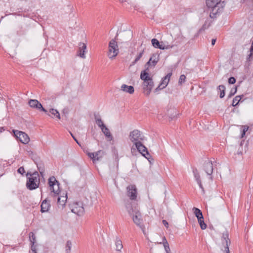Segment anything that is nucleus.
I'll list each match as a JSON object with an SVG mask.
<instances>
[{
  "label": "nucleus",
  "mask_w": 253,
  "mask_h": 253,
  "mask_svg": "<svg viewBox=\"0 0 253 253\" xmlns=\"http://www.w3.org/2000/svg\"><path fill=\"white\" fill-rule=\"evenodd\" d=\"M143 86V92L146 96H149L151 92V90L154 86L153 81L150 82H147L146 83L143 82L142 84Z\"/></svg>",
  "instance_id": "obj_14"
},
{
  "label": "nucleus",
  "mask_w": 253,
  "mask_h": 253,
  "mask_svg": "<svg viewBox=\"0 0 253 253\" xmlns=\"http://www.w3.org/2000/svg\"><path fill=\"white\" fill-rule=\"evenodd\" d=\"M115 246L116 250L118 252H121L123 247L122 242L118 237H116V238Z\"/></svg>",
  "instance_id": "obj_24"
},
{
  "label": "nucleus",
  "mask_w": 253,
  "mask_h": 253,
  "mask_svg": "<svg viewBox=\"0 0 253 253\" xmlns=\"http://www.w3.org/2000/svg\"><path fill=\"white\" fill-rule=\"evenodd\" d=\"M135 147L138 151L145 158H146L149 162L151 158V155L148 151L147 148L142 144L141 141L138 142L134 144Z\"/></svg>",
  "instance_id": "obj_9"
},
{
  "label": "nucleus",
  "mask_w": 253,
  "mask_h": 253,
  "mask_svg": "<svg viewBox=\"0 0 253 253\" xmlns=\"http://www.w3.org/2000/svg\"><path fill=\"white\" fill-rule=\"evenodd\" d=\"M28 104L32 108L47 113V111L43 107L42 104L37 99H30L28 101Z\"/></svg>",
  "instance_id": "obj_10"
},
{
  "label": "nucleus",
  "mask_w": 253,
  "mask_h": 253,
  "mask_svg": "<svg viewBox=\"0 0 253 253\" xmlns=\"http://www.w3.org/2000/svg\"><path fill=\"white\" fill-rule=\"evenodd\" d=\"M236 79L234 77H231L228 79V82L229 84H234L236 83Z\"/></svg>",
  "instance_id": "obj_41"
},
{
  "label": "nucleus",
  "mask_w": 253,
  "mask_h": 253,
  "mask_svg": "<svg viewBox=\"0 0 253 253\" xmlns=\"http://www.w3.org/2000/svg\"><path fill=\"white\" fill-rule=\"evenodd\" d=\"M5 129L3 127H0V132H2L3 131H4Z\"/></svg>",
  "instance_id": "obj_58"
},
{
  "label": "nucleus",
  "mask_w": 253,
  "mask_h": 253,
  "mask_svg": "<svg viewBox=\"0 0 253 253\" xmlns=\"http://www.w3.org/2000/svg\"><path fill=\"white\" fill-rule=\"evenodd\" d=\"M148 72L149 68L147 67L145 70L142 71L140 73V79L143 81V82L153 81V79L150 77Z\"/></svg>",
  "instance_id": "obj_16"
},
{
  "label": "nucleus",
  "mask_w": 253,
  "mask_h": 253,
  "mask_svg": "<svg viewBox=\"0 0 253 253\" xmlns=\"http://www.w3.org/2000/svg\"><path fill=\"white\" fill-rule=\"evenodd\" d=\"M54 189H57V185H56L54 186Z\"/></svg>",
  "instance_id": "obj_60"
},
{
  "label": "nucleus",
  "mask_w": 253,
  "mask_h": 253,
  "mask_svg": "<svg viewBox=\"0 0 253 253\" xmlns=\"http://www.w3.org/2000/svg\"><path fill=\"white\" fill-rule=\"evenodd\" d=\"M244 96V95H238V96H236L233 100V102H232V105L233 106V107H236L237 106L239 102L241 101V99H242V98Z\"/></svg>",
  "instance_id": "obj_28"
},
{
  "label": "nucleus",
  "mask_w": 253,
  "mask_h": 253,
  "mask_svg": "<svg viewBox=\"0 0 253 253\" xmlns=\"http://www.w3.org/2000/svg\"><path fill=\"white\" fill-rule=\"evenodd\" d=\"M237 90V86H236L234 88H232L231 91H230V92L228 96V98H230L232 96H233L236 93Z\"/></svg>",
  "instance_id": "obj_39"
},
{
  "label": "nucleus",
  "mask_w": 253,
  "mask_h": 253,
  "mask_svg": "<svg viewBox=\"0 0 253 253\" xmlns=\"http://www.w3.org/2000/svg\"><path fill=\"white\" fill-rule=\"evenodd\" d=\"M129 138L130 141L135 144L137 141L140 142L143 141L144 139V136L139 130L134 129L130 132Z\"/></svg>",
  "instance_id": "obj_8"
},
{
  "label": "nucleus",
  "mask_w": 253,
  "mask_h": 253,
  "mask_svg": "<svg viewBox=\"0 0 253 253\" xmlns=\"http://www.w3.org/2000/svg\"><path fill=\"white\" fill-rule=\"evenodd\" d=\"M243 129L242 130V131L244 132V133H246L249 129V127L248 126H243Z\"/></svg>",
  "instance_id": "obj_48"
},
{
  "label": "nucleus",
  "mask_w": 253,
  "mask_h": 253,
  "mask_svg": "<svg viewBox=\"0 0 253 253\" xmlns=\"http://www.w3.org/2000/svg\"><path fill=\"white\" fill-rule=\"evenodd\" d=\"M31 177H27L26 182V187L30 190H33L39 187L40 183V176L37 171L32 173Z\"/></svg>",
  "instance_id": "obj_3"
},
{
  "label": "nucleus",
  "mask_w": 253,
  "mask_h": 253,
  "mask_svg": "<svg viewBox=\"0 0 253 253\" xmlns=\"http://www.w3.org/2000/svg\"><path fill=\"white\" fill-rule=\"evenodd\" d=\"M165 242H168L166 237H164L163 238V244H164V243H165Z\"/></svg>",
  "instance_id": "obj_57"
},
{
  "label": "nucleus",
  "mask_w": 253,
  "mask_h": 253,
  "mask_svg": "<svg viewBox=\"0 0 253 253\" xmlns=\"http://www.w3.org/2000/svg\"><path fill=\"white\" fill-rule=\"evenodd\" d=\"M162 86H163V85H162V84H160L159 85V86H158L157 88H156L155 89V90H154V92H158V91H159V90H161V89H163L164 88H162Z\"/></svg>",
  "instance_id": "obj_44"
},
{
  "label": "nucleus",
  "mask_w": 253,
  "mask_h": 253,
  "mask_svg": "<svg viewBox=\"0 0 253 253\" xmlns=\"http://www.w3.org/2000/svg\"><path fill=\"white\" fill-rule=\"evenodd\" d=\"M198 223L200 226L201 229L204 230L206 229L207 226V224L205 223L204 219H198Z\"/></svg>",
  "instance_id": "obj_33"
},
{
  "label": "nucleus",
  "mask_w": 253,
  "mask_h": 253,
  "mask_svg": "<svg viewBox=\"0 0 253 253\" xmlns=\"http://www.w3.org/2000/svg\"><path fill=\"white\" fill-rule=\"evenodd\" d=\"M186 77L184 75H181L179 79L178 84H182L185 81Z\"/></svg>",
  "instance_id": "obj_38"
},
{
  "label": "nucleus",
  "mask_w": 253,
  "mask_h": 253,
  "mask_svg": "<svg viewBox=\"0 0 253 253\" xmlns=\"http://www.w3.org/2000/svg\"><path fill=\"white\" fill-rule=\"evenodd\" d=\"M69 110L68 107L64 108L62 110V113L64 114H68L69 113Z\"/></svg>",
  "instance_id": "obj_46"
},
{
  "label": "nucleus",
  "mask_w": 253,
  "mask_h": 253,
  "mask_svg": "<svg viewBox=\"0 0 253 253\" xmlns=\"http://www.w3.org/2000/svg\"><path fill=\"white\" fill-rule=\"evenodd\" d=\"M72 211L78 215H82L84 212L83 204L82 202H76L74 204Z\"/></svg>",
  "instance_id": "obj_11"
},
{
  "label": "nucleus",
  "mask_w": 253,
  "mask_h": 253,
  "mask_svg": "<svg viewBox=\"0 0 253 253\" xmlns=\"http://www.w3.org/2000/svg\"><path fill=\"white\" fill-rule=\"evenodd\" d=\"M117 37L118 34L115 36L114 39L111 40L109 42L108 56L110 58H113L115 57L119 53L118 45L116 42Z\"/></svg>",
  "instance_id": "obj_4"
},
{
  "label": "nucleus",
  "mask_w": 253,
  "mask_h": 253,
  "mask_svg": "<svg viewBox=\"0 0 253 253\" xmlns=\"http://www.w3.org/2000/svg\"><path fill=\"white\" fill-rule=\"evenodd\" d=\"M221 0H207L206 4L209 8H211V12L210 13V17H213L218 12L219 10V6Z\"/></svg>",
  "instance_id": "obj_5"
},
{
  "label": "nucleus",
  "mask_w": 253,
  "mask_h": 253,
  "mask_svg": "<svg viewBox=\"0 0 253 253\" xmlns=\"http://www.w3.org/2000/svg\"><path fill=\"white\" fill-rule=\"evenodd\" d=\"M162 222L165 226L168 228L169 227L168 222L166 220H163Z\"/></svg>",
  "instance_id": "obj_53"
},
{
  "label": "nucleus",
  "mask_w": 253,
  "mask_h": 253,
  "mask_svg": "<svg viewBox=\"0 0 253 253\" xmlns=\"http://www.w3.org/2000/svg\"><path fill=\"white\" fill-rule=\"evenodd\" d=\"M93 153L94 154V158L93 159V163H95L96 161L101 160L102 158V155H101V154H103V151L99 150Z\"/></svg>",
  "instance_id": "obj_26"
},
{
  "label": "nucleus",
  "mask_w": 253,
  "mask_h": 253,
  "mask_svg": "<svg viewBox=\"0 0 253 253\" xmlns=\"http://www.w3.org/2000/svg\"><path fill=\"white\" fill-rule=\"evenodd\" d=\"M210 179H211V180H212V176H211L210 177Z\"/></svg>",
  "instance_id": "obj_62"
},
{
  "label": "nucleus",
  "mask_w": 253,
  "mask_h": 253,
  "mask_svg": "<svg viewBox=\"0 0 253 253\" xmlns=\"http://www.w3.org/2000/svg\"><path fill=\"white\" fill-rule=\"evenodd\" d=\"M94 116L96 124L100 127V128L105 126L100 118V115L98 113H94Z\"/></svg>",
  "instance_id": "obj_21"
},
{
  "label": "nucleus",
  "mask_w": 253,
  "mask_h": 253,
  "mask_svg": "<svg viewBox=\"0 0 253 253\" xmlns=\"http://www.w3.org/2000/svg\"><path fill=\"white\" fill-rule=\"evenodd\" d=\"M42 212H45L48 211L49 208L50 207V204L49 201L47 199L44 200L41 205Z\"/></svg>",
  "instance_id": "obj_18"
},
{
  "label": "nucleus",
  "mask_w": 253,
  "mask_h": 253,
  "mask_svg": "<svg viewBox=\"0 0 253 253\" xmlns=\"http://www.w3.org/2000/svg\"><path fill=\"white\" fill-rule=\"evenodd\" d=\"M171 75L172 73H168L165 77H164L162 79V82L160 84H162V85H163L162 88H165L167 86Z\"/></svg>",
  "instance_id": "obj_20"
},
{
  "label": "nucleus",
  "mask_w": 253,
  "mask_h": 253,
  "mask_svg": "<svg viewBox=\"0 0 253 253\" xmlns=\"http://www.w3.org/2000/svg\"><path fill=\"white\" fill-rule=\"evenodd\" d=\"M87 156L93 161V159L94 158V154L93 153H88Z\"/></svg>",
  "instance_id": "obj_47"
},
{
  "label": "nucleus",
  "mask_w": 253,
  "mask_h": 253,
  "mask_svg": "<svg viewBox=\"0 0 253 253\" xmlns=\"http://www.w3.org/2000/svg\"><path fill=\"white\" fill-rule=\"evenodd\" d=\"M246 133H244V132L242 131L241 133V138L244 137V136L245 135Z\"/></svg>",
  "instance_id": "obj_59"
},
{
  "label": "nucleus",
  "mask_w": 253,
  "mask_h": 253,
  "mask_svg": "<svg viewBox=\"0 0 253 253\" xmlns=\"http://www.w3.org/2000/svg\"><path fill=\"white\" fill-rule=\"evenodd\" d=\"M29 238L31 244H35L36 242V236L33 232H31L30 233Z\"/></svg>",
  "instance_id": "obj_35"
},
{
  "label": "nucleus",
  "mask_w": 253,
  "mask_h": 253,
  "mask_svg": "<svg viewBox=\"0 0 253 253\" xmlns=\"http://www.w3.org/2000/svg\"><path fill=\"white\" fill-rule=\"evenodd\" d=\"M59 196L61 197V200L62 201V202H66V201H67V193L65 194V196H62L61 195V193H60L59 194Z\"/></svg>",
  "instance_id": "obj_42"
},
{
  "label": "nucleus",
  "mask_w": 253,
  "mask_h": 253,
  "mask_svg": "<svg viewBox=\"0 0 253 253\" xmlns=\"http://www.w3.org/2000/svg\"><path fill=\"white\" fill-rule=\"evenodd\" d=\"M143 53H144V50H143L141 52H140L138 54V55L135 58V60L131 63V64H130V66H132L134 65L140 60V59L142 57V55L143 54Z\"/></svg>",
  "instance_id": "obj_30"
},
{
  "label": "nucleus",
  "mask_w": 253,
  "mask_h": 253,
  "mask_svg": "<svg viewBox=\"0 0 253 253\" xmlns=\"http://www.w3.org/2000/svg\"><path fill=\"white\" fill-rule=\"evenodd\" d=\"M133 150H135V149H133V148H131V152L132 153L133 152Z\"/></svg>",
  "instance_id": "obj_61"
},
{
  "label": "nucleus",
  "mask_w": 253,
  "mask_h": 253,
  "mask_svg": "<svg viewBox=\"0 0 253 253\" xmlns=\"http://www.w3.org/2000/svg\"><path fill=\"white\" fill-rule=\"evenodd\" d=\"M127 195L131 200H135L137 198V189L134 185H129L127 188Z\"/></svg>",
  "instance_id": "obj_12"
},
{
  "label": "nucleus",
  "mask_w": 253,
  "mask_h": 253,
  "mask_svg": "<svg viewBox=\"0 0 253 253\" xmlns=\"http://www.w3.org/2000/svg\"><path fill=\"white\" fill-rule=\"evenodd\" d=\"M49 113L53 115L54 116H55L58 119H60V115L59 112L54 109H50L49 110Z\"/></svg>",
  "instance_id": "obj_32"
},
{
  "label": "nucleus",
  "mask_w": 253,
  "mask_h": 253,
  "mask_svg": "<svg viewBox=\"0 0 253 253\" xmlns=\"http://www.w3.org/2000/svg\"><path fill=\"white\" fill-rule=\"evenodd\" d=\"M36 164L41 175L43 176L44 172V165L43 163L41 160H40V161L37 162Z\"/></svg>",
  "instance_id": "obj_22"
},
{
  "label": "nucleus",
  "mask_w": 253,
  "mask_h": 253,
  "mask_svg": "<svg viewBox=\"0 0 253 253\" xmlns=\"http://www.w3.org/2000/svg\"><path fill=\"white\" fill-rule=\"evenodd\" d=\"M32 173H31V172H28L27 173H26V176L28 177V175H30V177H31V175H32Z\"/></svg>",
  "instance_id": "obj_56"
},
{
  "label": "nucleus",
  "mask_w": 253,
  "mask_h": 253,
  "mask_svg": "<svg viewBox=\"0 0 253 253\" xmlns=\"http://www.w3.org/2000/svg\"><path fill=\"white\" fill-rule=\"evenodd\" d=\"M216 42V39H213L211 40V45H214Z\"/></svg>",
  "instance_id": "obj_54"
},
{
  "label": "nucleus",
  "mask_w": 253,
  "mask_h": 253,
  "mask_svg": "<svg viewBox=\"0 0 253 253\" xmlns=\"http://www.w3.org/2000/svg\"><path fill=\"white\" fill-rule=\"evenodd\" d=\"M221 243L224 246V249L222 250L225 253H229V246L231 244L230 239L229 238V233L227 230H225L222 233L221 236Z\"/></svg>",
  "instance_id": "obj_7"
},
{
  "label": "nucleus",
  "mask_w": 253,
  "mask_h": 253,
  "mask_svg": "<svg viewBox=\"0 0 253 253\" xmlns=\"http://www.w3.org/2000/svg\"><path fill=\"white\" fill-rule=\"evenodd\" d=\"M121 90L123 91L129 93V94H132L134 92V87L131 85H127L125 84H123L121 86Z\"/></svg>",
  "instance_id": "obj_19"
},
{
  "label": "nucleus",
  "mask_w": 253,
  "mask_h": 253,
  "mask_svg": "<svg viewBox=\"0 0 253 253\" xmlns=\"http://www.w3.org/2000/svg\"><path fill=\"white\" fill-rule=\"evenodd\" d=\"M197 183H198V185H199L200 188L202 189V191L203 193L204 194L205 193V190H204V187L203 186V185L202 184L201 181H200V182H198Z\"/></svg>",
  "instance_id": "obj_45"
},
{
  "label": "nucleus",
  "mask_w": 253,
  "mask_h": 253,
  "mask_svg": "<svg viewBox=\"0 0 253 253\" xmlns=\"http://www.w3.org/2000/svg\"><path fill=\"white\" fill-rule=\"evenodd\" d=\"M164 247L166 253H169L170 250L168 242L164 243Z\"/></svg>",
  "instance_id": "obj_37"
},
{
  "label": "nucleus",
  "mask_w": 253,
  "mask_h": 253,
  "mask_svg": "<svg viewBox=\"0 0 253 253\" xmlns=\"http://www.w3.org/2000/svg\"><path fill=\"white\" fill-rule=\"evenodd\" d=\"M204 169L208 175H211L213 172V164L211 161H207L204 163Z\"/></svg>",
  "instance_id": "obj_17"
},
{
  "label": "nucleus",
  "mask_w": 253,
  "mask_h": 253,
  "mask_svg": "<svg viewBox=\"0 0 253 253\" xmlns=\"http://www.w3.org/2000/svg\"><path fill=\"white\" fill-rule=\"evenodd\" d=\"M31 244V250L32 251L34 252V253H36V246H35L34 244Z\"/></svg>",
  "instance_id": "obj_49"
},
{
  "label": "nucleus",
  "mask_w": 253,
  "mask_h": 253,
  "mask_svg": "<svg viewBox=\"0 0 253 253\" xmlns=\"http://www.w3.org/2000/svg\"><path fill=\"white\" fill-rule=\"evenodd\" d=\"M17 171L18 173H21L22 175H23V174L25 172L24 169L23 167H20L18 169Z\"/></svg>",
  "instance_id": "obj_43"
},
{
  "label": "nucleus",
  "mask_w": 253,
  "mask_h": 253,
  "mask_svg": "<svg viewBox=\"0 0 253 253\" xmlns=\"http://www.w3.org/2000/svg\"><path fill=\"white\" fill-rule=\"evenodd\" d=\"M120 1H121L122 2H123V0H119Z\"/></svg>",
  "instance_id": "obj_63"
},
{
  "label": "nucleus",
  "mask_w": 253,
  "mask_h": 253,
  "mask_svg": "<svg viewBox=\"0 0 253 253\" xmlns=\"http://www.w3.org/2000/svg\"><path fill=\"white\" fill-rule=\"evenodd\" d=\"M102 132L106 137L109 139L110 140H113V136L111 134L109 129L106 127V126L101 128Z\"/></svg>",
  "instance_id": "obj_23"
},
{
  "label": "nucleus",
  "mask_w": 253,
  "mask_h": 253,
  "mask_svg": "<svg viewBox=\"0 0 253 253\" xmlns=\"http://www.w3.org/2000/svg\"><path fill=\"white\" fill-rule=\"evenodd\" d=\"M205 26H206V25H205V24H204V25H203L202 27H201V28L198 30V32L197 33V34H195V37H197L199 35V34H200V33L201 32H202V31H204V30H205Z\"/></svg>",
  "instance_id": "obj_40"
},
{
  "label": "nucleus",
  "mask_w": 253,
  "mask_h": 253,
  "mask_svg": "<svg viewBox=\"0 0 253 253\" xmlns=\"http://www.w3.org/2000/svg\"><path fill=\"white\" fill-rule=\"evenodd\" d=\"M150 58H152L151 62L152 66L154 67L155 66L159 60V55L157 54H153Z\"/></svg>",
  "instance_id": "obj_29"
},
{
  "label": "nucleus",
  "mask_w": 253,
  "mask_h": 253,
  "mask_svg": "<svg viewBox=\"0 0 253 253\" xmlns=\"http://www.w3.org/2000/svg\"><path fill=\"white\" fill-rule=\"evenodd\" d=\"M72 137H73V138L75 140V141L78 143V144L80 146H81V144L80 143V142L78 141V140L77 139V138L74 136V135L71 132H70Z\"/></svg>",
  "instance_id": "obj_52"
},
{
  "label": "nucleus",
  "mask_w": 253,
  "mask_h": 253,
  "mask_svg": "<svg viewBox=\"0 0 253 253\" xmlns=\"http://www.w3.org/2000/svg\"><path fill=\"white\" fill-rule=\"evenodd\" d=\"M48 185L52 193L50 194L51 197L54 201L57 200V207L60 209H63L66 205L65 202H62L61 197L59 196L60 193V183L55 177L53 176H51L48 179Z\"/></svg>",
  "instance_id": "obj_2"
},
{
  "label": "nucleus",
  "mask_w": 253,
  "mask_h": 253,
  "mask_svg": "<svg viewBox=\"0 0 253 253\" xmlns=\"http://www.w3.org/2000/svg\"><path fill=\"white\" fill-rule=\"evenodd\" d=\"M193 211H194V213L196 216V217L198 219H204V216L202 213V212L198 208L194 207L193 208Z\"/></svg>",
  "instance_id": "obj_25"
},
{
  "label": "nucleus",
  "mask_w": 253,
  "mask_h": 253,
  "mask_svg": "<svg viewBox=\"0 0 253 253\" xmlns=\"http://www.w3.org/2000/svg\"><path fill=\"white\" fill-rule=\"evenodd\" d=\"M29 153H30V155H31L32 159L35 164L41 160L40 158L36 154H34L32 152H29Z\"/></svg>",
  "instance_id": "obj_34"
},
{
  "label": "nucleus",
  "mask_w": 253,
  "mask_h": 253,
  "mask_svg": "<svg viewBox=\"0 0 253 253\" xmlns=\"http://www.w3.org/2000/svg\"><path fill=\"white\" fill-rule=\"evenodd\" d=\"M47 115H48V116H50V115L49 114H48H48H47Z\"/></svg>",
  "instance_id": "obj_64"
},
{
  "label": "nucleus",
  "mask_w": 253,
  "mask_h": 253,
  "mask_svg": "<svg viewBox=\"0 0 253 253\" xmlns=\"http://www.w3.org/2000/svg\"><path fill=\"white\" fill-rule=\"evenodd\" d=\"M225 86L224 85H219L217 87V89L220 91V98H222L224 97L225 94Z\"/></svg>",
  "instance_id": "obj_27"
},
{
  "label": "nucleus",
  "mask_w": 253,
  "mask_h": 253,
  "mask_svg": "<svg viewBox=\"0 0 253 253\" xmlns=\"http://www.w3.org/2000/svg\"><path fill=\"white\" fill-rule=\"evenodd\" d=\"M253 55V52H250V54L248 55V57L247 58V60L249 61H251L253 59L252 56Z\"/></svg>",
  "instance_id": "obj_51"
},
{
  "label": "nucleus",
  "mask_w": 253,
  "mask_h": 253,
  "mask_svg": "<svg viewBox=\"0 0 253 253\" xmlns=\"http://www.w3.org/2000/svg\"><path fill=\"white\" fill-rule=\"evenodd\" d=\"M152 45L157 48H159L160 49H169L173 47V45H165L163 43H161L160 42L156 39H153L151 40ZM162 43H163L162 42Z\"/></svg>",
  "instance_id": "obj_13"
},
{
  "label": "nucleus",
  "mask_w": 253,
  "mask_h": 253,
  "mask_svg": "<svg viewBox=\"0 0 253 253\" xmlns=\"http://www.w3.org/2000/svg\"><path fill=\"white\" fill-rule=\"evenodd\" d=\"M126 208L128 214L132 216V219L134 223L139 226L144 232V225L142 224V215L139 211L138 206L129 200H127L125 203Z\"/></svg>",
  "instance_id": "obj_1"
},
{
  "label": "nucleus",
  "mask_w": 253,
  "mask_h": 253,
  "mask_svg": "<svg viewBox=\"0 0 253 253\" xmlns=\"http://www.w3.org/2000/svg\"><path fill=\"white\" fill-rule=\"evenodd\" d=\"M193 172L194 176V177H195L196 181L197 182L201 181V180L200 179V175L199 173L198 172L197 169H193Z\"/></svg>",
  "instance_id": "obj_31"
},
{
  "label": "nucleus",
  "mask_w": 253,
  "mask_h": 253,
  "mask_svg": "<svg viewBox=\"0 0 253 253\" xmlns=\"http://www.w3.org/2000/svg\"><path fill=\"white\" fill-rule=\"evenodd\" d=\"M151 60H152V58H150L149 61L146 63V64L145 65L146 68L147 67L149 68V67L151 65V62H152Z\"/></svg>",
  "instance_id": "obj_50"
},
{
  "label": "nucleus",
  "mask_w": 253,
  "mask_h": 253,
  "mask_svg": "<svg viewBox=\"0 0 253 253\" xmlns=\"http://www.w3.org/2000/svg\"><path fill=\"white\" fill-rule=\"evenodd\" d=\"M176 115H177L176 112V111H175V115H173V116H171L169 117V118L170 119V120H172L175 117V116Z\"/></svg>",
  "instance_id": "obj_55"
},
{
  "label": "nucleus",
  "mask_w": 253,
  "mask_h": 253,
  "mask_svg": "<svg viewBox=\"0 0 253 253\" xmlns=\"http://www.w3.org/2000/svg\"><path fill=\"white\" fill-rule=\"evenodd\" d=\"M79 50L78 51L77 55L80 57L84 59L85 58V52L86 49V44L80 42L78 44Z\"/></svg>",
  "instance_id": "obj_15"
},
{
  "label": "nucleus",
  "mask_w": 253,
  "mask_h": 253,
  "mask_svg": "<svg viewBox=\"0 0 253 253\" xmlns=\"http://www.w3.org/2000/svg\"><path fill=\"white\" fill-rule=\"evenodd\" d=\"M12 132L17 140L23 144H27L30 141L29 136L24 132L18 130H12Z\"/></svg>",
  "instance_id": "obj_6"
},
{
  "label": "nucleus",
  "mask_w": 253,
  "mask_h": 253,
  "mask_svg": "<svg viewBox=\"0 0 253 253\" xmlns=\"http://www.w3.org/2000/svg\"><path fill=\"white\" fill-rule=\"evenodd\" d=\"M72 247V242L71 241L68 240L67 242L66 245V253H69L71 251Z\"/></svg>",
  "instance_id": "obj_36"
}]
</instances>
